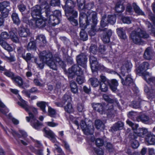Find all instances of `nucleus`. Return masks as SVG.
Masks as SVG:
<instances>
[{
	"label": "nucleus",
	"mask_w": 155,
	"mask_h": 155,
	"mask_svg": "<svg viewBox=\"0 0 155 155\" xmlns=\"http://www.w3.org/2000/svg\"><path fill=\"white\" fill-rule=\"evenodd\" d=\"M97 22V13L96 12L89 10L86 15L81 13L79 17L80 26L85 28L86 26L91 24V30L89 31V34L91 36H94L95 32L100 30L99 28H97L96 26Z\"/></svg>",
	"instance_id": "f257e3e1"
},
{
	"label": "nucleus",
	"mask_w": 155,
	"mask_h": 155,
	"mask_svg": "<svg viewBox=\"0 0 155 155\" xmlns=\"http://www.w3.org/2000/svg\"><path fill=\"white\" fill-rule=\"evenodd\" d=\"M39 57L40 59L35 58L34 62L39 68L43 69L44 63H45L51 68L54 70L57 69L56 61L53 58L51 53L49 51H43L40 52Z\"/></svg>",
	"instance_id": "f03ea898"
},
{
	"label": "nucleus",
	"mask_w": 155,
	"mask_h": 155,
	"mask_svg": "<svg viewBox=\"0 0 155 155\" xmlns=\"http://www.w3.org/2000/svg\"><path fill=\"white\" fill-rule=\"evenodd\" d=\"M149 37V35L140 28L133 31L130 35V38L133 42L138 44L143 43V38H147Z\"/></svg>",
	"instance_id": "7ed1b4c3"
},
{
	"label": "nucleus",
	"mask_w": 155,
	"mask_h": 155,
	"mask_svg": "<svg viewBox=\"0 0 155 155\" xmlns=\"http://www.w3.org/2000/svg\"><path fill=\"white\" fill-rule=\"evenodd\" d=\"M18 98L21 102H18V104L21 107L27 111L28 112L29 117H26L28 122H29L30 120L33 119V118H37L36 116L38 114L37 110L35 108H31L27 104L26 102L23 100L20 95H18Z\"/></svg>",
	"instance_id": "20e7f679"
},
{
	"label": "nucleus",
	"mask_w": 155,
	"mask_h": 155,
	"mask_svg": "<svg viewBox=\"0 0 155 155\" xmlns=\"http://www.w3.org/2000/svg\"><path fill=\"white\" fill-rule=\"evenodd\" d=\"M81 121L80 126L84 133L86 135H92L94 132V127L93 125L90 126L87 125L85 122L83 120H81L80 118H78L77 120H75L74 123L79 127V121Z\"/></svg>",
	"instance_id": "39448f33"
},
{
	"label": "nucleus",
	"mask_w": 155,
	"mask_h": 155,
	"mask_svg": "<svg viewBox=\"0 0 155 155\" xmlns=\"http://www.w3.org/2000/svg\"><path fill=\"white\" fill-rule=\"evenodd\" d=\"M10 38V34H8L7 32L5 31L2 32L0 37V45L5 49L9 51H12V48L4 39H7Z\"/></svg>",
	"instance_id": "423d86ee"
},
{
	"label": "nucleus",
	"mask_w": 155,
	"mask_h": 155,
	"mask_svg": "<svg viewBox=\"0 0 155 155\" xmlns=\"http://www.w3.org/2000/svg\"><path fill=\"white\" fill-rule=\"evenodd\" d=\"M10 10V3L8 1H4L0 3V11L4 18L7 17Z\"/></svg>",
	"instance_id": "0eeeda50"
},
{
	"label": "nucleus",
	"mask_w": 155,
	"mask_h": 155,
	"mask_svg": "<svg viewBox=\"0 0 155 155\" xmlns=\"http://www.w3.org/2000/svg\"><path fill=\"white\" fill-rule=\"evenodd\" d=\"M69 77L72 78L75 75H82L83 74V71L81 68L76 64L73 65L71 68L68 69V71Z\"/></svg>",
	"instance_id": "6e6552de"
},
{
	"label": "nucleus",
	"mask_w": 155,
	"mask_h": 155,
	"mask_svg": "<svg viewBox=\"0 0 155 155\" xmlns=\"http://www.w3.org/2000/svg\"><path fill=\"white\" fill-rule=\"evenodd\" d=\"M87 58L86 55L84 53H81L78 55L76 58L77 62L78 65L82 66L85 69L86 68Z\"/></svg>",
	"instance_id": "1a4fd4ad"
},
{
	"label": "nucleus",
	"mask_w": 155,
	"mask_h": 155,
	"mask_svg": "<svg viewBox=\"0 0 155 155\" xmlns=\"http://www.w3.org/2000/svg\"><path fill=\"white\" fill-rule=\"evenodd\" d=\"M131 63L128 61H125L121 68V73L123 76H124L125 74L130 72L132 68Z\"/></svg>",
	"instance_id": "9d476101"
},
{
	"label": "nucleus",
	"mask_w": 155,
	"mask_h": 155,
	"mask_svg": "<svg viewBox=\"0 0 155 155\" xmlns=\"http://www.w3.org/2000/svg\"><path fill=\"white\" fill-rule=\"evenodd\" d=\"M19 35L21 37L26 38L30 35V32L29 29L21 26L18 29Z\"/></svg>",
	"instance_id": "9b49d317"
},
{
	"label": "nucleus",
	"mask_w": 155,
	"mask_h": 155,
	"mask_svg": "<svg viewBox=\"0 0 155 155\" xmlns=\"http://www.w3.org/2000/svg\"><path fill=\"white\" fill-rule=\"evenodd\" d=\"M89 61L91 68L92 71L98 69L99 65L98 64L97 58L96 57L93 56H91Z\"/></svg>",
	"instance_id": "f8f14e48"
},
{
	"label": "nucleus",
	"mask_w": 155,
	"mask_h": 155,
	"mask_svg": "<svg viewBox=\"0 0 155 155\" xmlns=\"http://www.w3.org/2000/svg\"><path fill=\"white\" fill-rule=\"evenodd\" d=\"M149 64L147 62H143L140 65L139 68L140 71L139 73L143 76V78L144 79V75L145 73H149L145 71L149 68Z\"/></svg>",
	"instance_id": "ddd939ff"
},
{
	"label": "nucleus",
	"mask_w": 155,
	"mask_h": 155,
	"mask_svg": "<svg viewBox=\"0 0 155 155\" xmlns=\"http://www.w3.org/2000/svg\"><path fill=\"white\" fill-rule=\"evenodd\" d=\"M41 7L39 5H36L32 8L31 15L32 17L35 18L36 16L40 17L41 15Z\"/></svg>",
	"instance_id": "4468645a"
},
{
	"label": "nucleus",
	"mask_w": 155,
	"mask_h": 155,
	"mask_svg": "<svg viewBox=\"0 0 155 155\" xmlns=\"http://www.w3.org/2000/svg\"><path fill=\"white\" fill-rule=\"evenodd\" d=\"M154 54V52L151 48L148 47L146 49L143 56L145 59L149 60L153 58Z\"/></svg>",
	"instance_id": "2eb2a0df"
},
{
	"label": "nucleus",
	"mask_w": 155,
	"mask_h": 155,
	"mask_svg": "<svg viewBox=\"0 0 155 155\" xmlns=\"http://www.w3.org/2000/svg\"><path fill=\"white\" fill-rule=\"evenodd\" d=\"M112 35V32L110 30H108L103 34L101 39L105 43H107L110 42V38Z\"/></svg>",
	"instance_id": "dca6fc26"
},
{
	"label": "nucleus",
	"mask_w": 155,
	"mask_h": 155,
	"mask_svg": "<svg viewBox=\"0 0 155 155\" xmlns=\"http://www.w3.org/2000/svg\"><path fill=\"white\" fill-rule=\"evenodd\" d=\"M65 15L67 17L76 18L78 16V12L74 8L65 11Z\"/></svg>",
	"instance_id": "f3484780"
},
{
	"label": "nucleus",
	"mask_w": 155,
	"mask_h": 155,
	"mask_svg": "<svg viewBox=\"0 0 155 155\" xmlns=\"http://www.w3.org/2000/svg\"><path fill=\"white\" fill-rule=\"evenodd\" d=\"M117 75L121 79V82L123 85H129L130 84H132L133 83V80L131 78L130 75H127L125 78V81H124L120 75L118 74L117 73Z\"/></svg>",
	"instance_id": "a211bd4d"
},
{
	"label": "nucleus",
	"mask_w": 155,
	"mask_h": 155,
	"mask_svg": "<svg viewBox=\"0 0 155 155\" xmlns=\"http://www.w3.org/2000/svg\"><path fill=\"white\" fill-rule=\"evenodd\" d=\"M146 141L150 145L155 144V135L151 133H148L145 137Z\"/></svg>",
	"instance_id": "6ab92c4d"
},
{
	"label": "nucleus",
	"mask_w": 155,
	"mask_h": 155,
	"mask_svg": "<svg viewBox=\"0 0 155 155\" xmlns=\"http://www.w3.org/2000/svg\"><path fill=\"white\" fill-rule=\"evenodd\" d=\"M137 120L138 122L141 121L146 124H150V117L144 114L138 116L137 118Z\"/></svg>",
	"instance_id": "aec40b11"
},
{
	"label": "nucleus",
	"mask_w": 155,
	"mask_h": 155,
	"mask_svg": "<svg viewBox=\"0 0 155 155\" xmlns=\"http://www.w3.org/2000/svg\"><path fill=\"white\" fill-rule=\"evenodd\" d=\"M48 22L50 25L54 26L60 23V19L52 15L49 16Z\"/></svg>",
	"instance_id": "412c9836"
},
{
	"label": "nucleus",
	"mask_w": 155,
	"mask_h": 155,
	"mask_svg": "<svg viewBox=\"0 0 155 155\" xmlns=\"http://www.w3.org/2000/svg\"><path fill=\"white\" fill-rule=\"evenodd\" d=\"M129 138L131 142V146L134 149L137 148L139 146V143L138 141L136 140V137L135 135L130 134Z\"/></svg>",
	"instance_id": "4be33fe9"
},
{
	"label": "nucleus",
	"mask_w": 155,
	"mask_h": 155,
	"mask_svg": "<svg viewBox=\"0 0 155 155\" xmlns=\"http://www.w3.org/2000/svg\"><path fill=\"white\" fill-rule=\"evenodd\" d=\"M31 125L33 128L36 130L40 129L42 125L41 123L40 122L36 119L35 117L33 118V119L30 120Z\"/></svg>",
	"instance_id": "5701e85b"
},
{
	"label": "nucleus",
	"mask_w": 155,
	"mask_h": 155,
	"mask_svg": "<svg viewBox=\"0 0 155 155\" xmlns=\"http://www.w3.org/2000/svg\"><path fill=\"white\" fill-rule=\"evenodd\" d=\"M37 41L38 42L40 46L43 47L45 46L46 41L44 35H39L36 38Z\"/></svg>",
	"instance_id": "b1692460"
},
{
	"label": "nucleus",
	"mask_w": 155,
	"mask_h": 155,
	"mask_svg": "<svg viewBox=\"0 0 155 155\" xmlns=\"http://www.w3.org/2000/svg\"><path fill=\"white\" fill-rule=\"evenodd\" d=\"M144 79L148 83L151 82L154 83L155 85V77L152 76L149 73H146L144 75Z\"/></svg>",
	"instance_id": "393cba45"
},
{
	"label": "nucleus",
	"mask_w": 155,
	"mask_h": 155,
	"mask_svg": "<svg viewBox=\"0 0 155 155\" xmlns=\"http://www.w3.org/2000/svg\"><path fill=\"white\" fill-rule=\"evenodd\" d=\"M75 4L72 0H67L65 5L64 7V11L71 8H74Z\"/></svg>",
	"instance_id": "a878e982"
},
{
	"label": "nucleus",
	"mask_w": 155,
	"mask_h": 155,
	"mask_svg": "<svg viewBox=\"0 0 155 155\" xmlns=\"http://www.w3.org/2000/svg\"><path fill=\"white\" fill-rule=\"evenodd\" d=\"M36 21H33V23H36V26L39 28H42L44 27L45 25V21L41 18H36Z\"/></svg>",
	"instance_id": "bb28decb"
},
{
	"label": "nucleus",
	"mask_w": 155,
	"mask_h": 155,
	"mask_svg": "<svg viewBox=\"0 0 155 155\" xmlns=\"http://www.w3.org/2000/svg\"><path fill=\"white\" fill-rule=\"evenodd\" d=\"M92 107L94 110L97 111L101 114L103 113V106L101 104L94 103L92 104Z\"/></svg>",
	"instance_id": "cd10ccee"
},
{
	"label": "nucleus",
	"mask_w": 155,
	"mask_h": 155,
	"mask_svg": "<svg viewBox=\"0 0 155 155\" xmlns=\"http://www.w3.org/2000/svg\"><path fill=\"white\" fill-rule=\"evenodd\" d=\"M77 4L79 8H80V16L81 13H83L85 15L86 14L84 13V3L85 0H77ZM88 11L87 12H88Z\"/></svg>",
	"instance_id": "c85d7f7f"
},
{
	"label": "nucleus",
	"mask_w": 155,
	"mask_h": 155,
	"mask_svg": "<svg viewBox=\"0 0 155 155\" xmlns=\"http://www.w3.org/2000/svg\"><path fill=\"white\" fill-rule=\"evenodd\" d=\"M12 80L13 81L16 85L19 87H22L23 84V79L20 76H15L13 78Z\"/></svg>",
	"instance_id": "c756f323"
},
{
	"label": "nucleus",
	"mask_w": 155,
	"mask_h": 155,
	"mask_svg": "<svg viewBox=\"0 0 155 155\" xmlns=\"http://www.w3.org/2000/svg\"><path fill=\"white\" fill-rule=\"evenodd\" d=\"M11 17L14 24L17 25H19L20 24V21L18 14L15 12H13L12 14Z\"/></svg>",
	"instance_id": "7c9ffc66"
},
{
	"label": "nucleus",
	"mask_w": 155,
	"mask_h": 155,
	"mask_svg": "<svg viewBox=\"0 0 155 155\" xmlns=\"http://www.w3.org/2000/svg\"><path fill=\"white\" fill-rule=\"evenodd\" d=\"M144 91L145 92L148 94L151 97H155V90L152 87L150 89L149 87L147 86H145Z\"/></svg>",
	"instance_id": "2f4dec72"
},
{
	"label": "nucleus",
	"mask_w": 155,
	"mask_h": 155,
	"mask_svg": "<svg viewBox=\"0 0 155 155\" xmlns=\"http://www.w3.org/2000/svg\"><path fill=\"white\" fill-rule=\"evenodd\" d=\"M46 104V102L42 101L38 102L37 103V106L40 108L41 110L44 113H47V111L45 109Z\"/></svg>",
	"instance_id": "473e14b6"
},
{
	"label": "nucleus",
	"mask_w": 155,
	"mask_h": 155,
	"mask_svg": "<svg viewBox=\"0 0 155 155\" xmlns=\"http://www.w3.org/2000/svg\"><path fill=\"white\" fill-rule=\"evenodd\" d=\"M109 84L110 89L113 92L116 90V80L115 79H112L109 82Z\"/></svg>",
	"instance_id": "72a5a7b5"
},
{
	"label": "nucleus",
	"mask_w": 155,
	"mask_h": 155,
	"mask_svg": "<svg viewBox=\"0 0 155 155\" xmlns=\"http://www.w3.org/2000/svg\"><path fill=\"white\" fill-rule=\"evenodd\" d=\"M134 132L139 136L143 137L147 132V130L145 128H139L137 129V131Z\"/></svg>",
	"instance_id": "f704fd0d"
},
{
	"label": "nucleus",
	"mask_w": 155,
	"mask_h": 155,
	"mask_svg": "<svg viewBox=\"0 0 155 155\" xmlns=\"http://www.w3.org/2000/svg\"><path fill=\"white\" fill-rule=\"evenodd\" d=\"M133 6L135 12L137 14L140 15H144V12H143L135 3L133 4Z\"/></svg>",
	"instance_id": "c9c22d12"
},
{
	"label": "nucleus",
	"mask_w": 155,
	"mask_h": 155,
	"mask_svg": "<svg viewBox=\"0 0 155 155\" xmlns=\"http://www.w3.org/2000/svg\"><path fill=\"white\" fill-rule=\"evenodd\" d=\"M116 19V16L115 15H109L108 16L107 21L108 23L113 25L115 23Z\"/></svg>",
	"instance_id": "e433bc0d"
},
{
	"label": "nucleus",
	"mask_w": 155,
	"mask_h": 155,
	"mask_svg": "<svg viewBox=\"0 0 155 155\" xmlns=\"http://www.w3.org/2000/svg\"><path fill=\"white\" fill-rule=\"evenodd\" d=\"M27 49L28 51H35L36 49V44L34 41H30L28 44Z\"/></svg>",
	"instance_id": "4c0bfd02"
},
{
	"label": "nucleus",
	"mask_w": 155,
	"mask_h": 155,
	"mask_svg": "<svg viewBox=\"0 0 155 155\" xmlns=\"http://www.w3.org/2000/svg\"><path fill=\"white\" fill-rule=\"evenodd\" d=\"M70 87L71 91L74 94L78 92V88L76 83L74 81H71L70 83Z\"/></svg>",
	"instance_id": "58836bf2"
},
{
	"label": "nucleus",
	"mask_w": 155,
	"mask_h": 155,
	"mask_svg": "<svg viewBox=\"0 0 155 155\" xmlns=\"http://www.w3.org/2000/svg\"><path fill=\"white\" fill-rule=\"evenodd\" d=\"M95 125L97 129H103L104 127V124L100 120H97L95 121Z\"/></svg>",
	"instance_id": "ea45409f"
},
{
	"label": "nucleus",
	"mask_w": 155,
	"mask_h": 155,
	"mask_svg": "<svg viewBox=\"0 0 155 155\" xmlns=\"http://www.w3.org/2000/svg\"><path fill=\"white\" fill-rule=\"evenodd\" d=\"M80 39L83 41H86L88 39V36L84 30L81 29L80 32Z\"/></svg>",
	"instance_id": "a19ab883"
},
{
	"label": "nucleus",
	"mask_w": 155,
	"mask_h": 155,
	"mask_svg": "<svg viewBox=\"0 0 155 155\" xmlns=\"http://www.w3.org/2000/svg\"><path fill=\"white\" fill-rule=\"evenodd\" d=\"M89 81L91 85L94 87H97L99 84V81L96 78H91L89 79Z\"/></svg>",
	"instance_id": "79ce46f5"
},
{
	"label": "nucleus",
	"mask_w": 155,
	"mask_h": 155,
	"mask_svg": "<svg viewBox=\"0 0 155 155\" xmlns=\"http://www.w3.org/2000/svg\"><path fill=\"white\" fill-rule=\"evenodd\" d=\"M9 33L10 34V38L13 42L15 43H18L19 42L18 38L15 32L11 31L9 32Z\"/></svg>",
	"instance_id": "37998d69"
},
{
	"label": "nucleus",
	"mask_w": 155,
	"mask_h": 155,
	"mask_svg": "<svg viewBox=\"0 0 155 155\" xmlns=\"http://www.w3.org/2000/svg\"><path fill=\"white\" fill-rule=\"evenodd\" d=\"M0 107L2 108H4V109L0 108V111L3 114H6L8 112L9 110L6 107L5 104L0 100Z\"/></svg>",
	"instance_id": "c03bdc74"
},
{
	"label": "nucleus",
	"mask_w": 155,
	"mask_h": 155,
	"mask_svg": "<svg viewBox=\"0 0 155 155\" xmlns=\"http://www.w3.org/2000/svg\"><path fill=\"white\" fill-rule=\"evenodd\" d=\"M43 131L45 134V136L49 138L53 137V136L55 135L53 132L50 130H46L44 128Z\"/></svg>",
	"instance_id": "a18cd8bd"
},
{
	"label": "nucleus",
	"mask_w": 155,
	"mask_h": 155,
	"mask_svg": "<svg viewBox=\"0 0 155 155\" xmlns=\"http://www.w3.org/2000/svg\"><path fill=\"white\" fill-rule=\"evenodd\" d=\"M127 124L129 126H130L134 131H136L137 130L138 127V125L137 124H134L131 121L127 120L126 121Z\"/></svg>",
	"instance_id": "49530a36"
},
{
	"label": "nucleus",
	"mask_w": 155,
	"mask_h": 155,
	"mask_svg": "<svg viewBox=\"0 0 155 155\" xmlns=\"http://www.w3.org/2000/svg\"><path fill=\"white\" fill-rule=\"evenodd\" d=\"M71 97L68 95L65 94L63 97L62 102L63 104H65V103L67 104L71 103Z\"/></svg>",
	"instance_id": "de8ad7c7"
},
{
	"label": "nucleus",
	"mask_w": 155,
	"mask_h": 155,
	"mask_svg": "<svg viewBox=\"0 0 155 155\" xmlns=\"http://www.w3.org/2000/svg\"><path fill=\"white\" fill-rule=\"evenodd\" d=\"M64 109L66 111L69 113L73 111V109L71 103L67 104V105L64 107Z\"/></svg>",
	"instance_id": "09e8293b"
},
{
	"label": "nucleus",
	"mask_w": 155,
	"mask_h": 155,
	"mask_svg": "<svg viewBox=\"0 0 155 155\" xmlns=\"http://www.w3.org/2000/svg\"><path fill=\"white\" fill-rule=\"evenodd\" d=\"M4 73L7 77L11 78L12 80L15 77L14 73L10 70H5Z\"/></svg>",
	"instance_id": "8fccbe9b"
},
{
	"label": "nucleus",
	"mask_w": 155,
	"mask_h": 155,
	"mask_svg": "<svg viewBox=\"0 0 155 155\" xmlns=\"http://www.w3.org/2000/svg\"><path fill=\"white\" fill-rule=\"evenodd\" d=\"M80 74L77 75H78L76 79L77 82L79 84H81L85 81L84 77L83 75Z\"/></svg>",
	"instance_id": "3c124183"
},
{
	"label": "nucleus",
	"mask_w": 155,
	"mask_h": 155,
	"mask_svg": "<svg viewBox=\"0 0 155 155\" xmlns=\"http://www.w3.org/2000/svg\"><path fill=\"white\" fill-rule=\"evenodd\" d=\"M124 0H122L121 2L119 5L117 4V12H122L124 9V7L123 5Z\"/></svg>",
	"instance_id": "603ef678"
},
{
	"label": "nucleus",
	"mask_w": 155,
	"mask_h": 155,
	"mask_svg": "<svg viewBox=\"0 0 155 155\" xmlns=\"http://www.w3.org/2000/svg\"><path fill=\"white\" fill-rule=\"evenodd\" d=\"M103 97L106 101L110 104H113L114 103V100L110 98L109 96L107 94H104L103 95Z\"/></svg>",
	"instance_id": "864d4df0"
},
{
	"label": "nucleus",
	"mask_w": 155,
	"mask_h": 155,
	"mask_svg": "<svg viewBox=\"0 0 155 155\" xmlns=\"http://www.w3.org/2000/svg\"><path fill=\"white\" fill-rule=\"evenodd\" d=\"M77 109L79 112H82L84 110L85 108L84 104L82 103H79L77 106Z\"/></svg>",
	"instance_id": "5fc2aeb1"
},
{
	"label": "nucleus",
	"mask_w": 155,
	"mask_h": 155,
	"mask_svg": "<svg viewBox=\"0 0 155 155\" xmlns=\"http://www.w3.org/2000/svg\"><path fill=\"white\" fill-rule=\"evenodd\" d=\"M117 32L118 36L121 38L124 39L126 38L124 32L122 29H119L118 30Z\"/></svg>",
	"instance_id": "6e6d98bb"
},
{
	"label": "nucleus",
	"mask_w": 155,
	"mask_h": 155,
	"mask_svg": "<svg viewBox=\"0 0 155 155\" xmlns=\"http://www.w3.org/2000/svg\"><path fill=\"white\" fill-rule=\"evenodd\" d=\"M95 143L97 146L100 147L103 145L104 141L102 139L98 138L96 139Z\"/></svg>",
	"instance_id": "4d7b16f0"
},
{
	"label": "nucleus",
	"mask_w": 155,
	"mask_h": 155,
	"mask_svg": "<svg viewBox=\"0 0 155 155\" xmlns=\"http://www.w3.org/2000/svg\"><path fill=\"white\" fill-rule=\"evenodd\" d=\"M98 51L97 46L95 45H91L90 47V51L91 53L96 54Z\"/></svg>",
	"instance_id": "13d9d810"
},
{
	"label": "nucleus",
	"mask_w": 155,
	"mask_h": 155,
	"mask_svg": "<svg viewBox=\"0 0 155 155\" xmlns=\"http://www.w3.org/2000/svg\"><path fill=\"white\" fill-rule=\"evenodd\" d=\"M48 114L50 116L53 117L55 114L56 111L55 110L52 108L50 107H48Z\"/></svg>",
	"instance_id": "bf43d9fd"
},
{
	"label": "nucleus",
	"mask_w": 155,
	"mask_h": 155,
	"mask_svg": "<svg viewBox=\"0 0 155 155\" xmlns=\"http://www.w3.org/2000/svg\"><path fill=\"white\" fill-rule=\"evenodd\" d=\"M100 88L101 91L104 92L107 91L108 90L107 87V85L104 83H101Z\"/></svg>",
	"instance_id": "052dcab7"
},
{
	"label": "nucleus",
	"mask_w": 155,
	"mask_h": 155,
	"mask_svg": "<svg viewBox=\"0 0 155 155\" xmlns=\"http://www.w3.org/2000/svg\"><path fill=\"white\" fill-rule=\"evenodd\" d=\"M74 18L69 17L68 20L70 21L71 24L74 26H76L78 25V22L77 20Z\"/></svg>",
	"instance_id": "680f3d73"
},
{
	"label": "nucleus",
	"mask_w": 155,
	"mask_h": 155,
	"mask_svg": "<svg viewBox=\"0 0 155 155\" xmlns=\"http://www.w3.org/2000/svg\"><path fill=\"white\" fill-rule=\"evenodd\" d=\"M106 15H104L102 18L101 20V21L100 25L101 27L103 28L106 26L107 25V23L104 22V20L106 18Z\"/></svg>",
	"instance_id": "e2e57ef3"
},
{
	"label": "nucleus",
	"mask_w": 155,
	"mask_h": 155,
	"mask_svg": "<svg viewBox=\"0 0 155 155\" xmlns=\"http://www.w3.org/2000/svg\"><path fill=\"white\" fill-rule=\"evenodd\" d=\"M22 57L27 61L30 60L31 58H33V56H31V54L30 53H27L26 55H22Z\"/></svg>",
	"instance_id": "0e129e2a"
},
{
	"label": "nucleus",
	"mask_w": 155,
	"mask_h": 155,
	"mask_svg": "<svg viewBox=\"0 0 155 155\" xmlns=\"http://www.w3.org/2000/svg\"><path fill=\"white\" fill-rule=\"evenodd\" d=\"M124 23L127 24H130L131 22V19L129 17H124L122 18Z\"/></svg>",
	"instance_id": "69168bd1"
},
{
	"label": "nucleus",
	"mask_w": 155,
	"mask_h": 155,
	"mask_svg": "<svg viewBox=\"0 0 155 155\" xmlns=\"http://www.w3.org/2000/svg\"><path fill=\"white\" fill-rule=\"evenodd\" d=\"M131 106L134 108H139L140 107V102L139 101H133L131 104Z\"/></svg>",
	"instance_id": "338daca9"
},
{
	"label": "nucleus",
	"mask_w": 155,
	"mask_h": 155,
	"mask_svg": "<svg viewBox=\"0 0 155 155\" xmlns=\"http://www.w3.org/2000/svg\"><path fill=\"white\" fill-rule=\"evenodd\" d=\"M95 153L97 155H104V152L101 148H98L95 149Z\"/></svg>",
	"instance_id": "774afa93"
}]
</instances>
